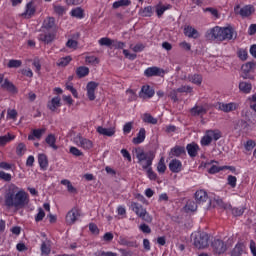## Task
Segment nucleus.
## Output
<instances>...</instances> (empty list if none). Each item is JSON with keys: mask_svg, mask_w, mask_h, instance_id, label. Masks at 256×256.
Listing matches in <instances>:
<instances>
[{"mask_svg": "<svg viewBox=\"0 0 256 256\" xmlns=\"http://www.w3.org/2000/svg\"><path fill=\"white\" fill-rule=\"evenodd\" d=\"M4 203L6 207H14L15 209H23L29 203V194L25 190L11 184L4 196Z\"/></svg>", "mask_w": 256, "mask_h": 256, "instance_id": "obj_1", "label": "nucleus"}, {"mask_svg": "<svg viewBox=\"0 0 256 256\" xmlns=\"http://www.w3.org/2000/svg\"><path fill=\"white\" fill-rule=\"evenodd\" d=\"M235 37V29L231 26L220 27L215 26L210 28L205 33L207 41H214V43H223V41H231Z\"/></svg>", "mask_w": 256, "mask_h": 256, "instance_id": "obj_2", "label": "nucleus"}, {"mask_svg": "<svg viewBox=\"0 0 256 256\" xmlns=\"http://www.w3.org/2000/svg\"><path fill=\"white\" fill-rule=\"evenodd\" d=\"M136 158L138 160V165H141L142 169L146 171V175L150 181H157V173L153 171V161L155 159V154L152 152H145L143 150H136Z\"/></svg>", "mask_w": 256, "mask_h": 256, "instance_id": "obj_3", "label": "nucleus"}, {"mask_svg": "<svg viewBox=\"0 0 256 256\" xmlns=\"http://www.w3.org/2000/svg\"><path fill=\"white\" fill-rule=\"evenodd\" d=\"M41 13V1L31 0L25 6V11L21 14L24 19H31L35 17V13Z\"/></svg>", "mask_w": 256, "mask_h": 256, "instance_id": "obj_4", "label": "nucleus"}, {"mask_svg": "<svg viewBox=\"0 0 256 256\" xmlns=\"http://www.w3.org/2000/svg\"><path fill=\"white\" fill-rule=\"evenodd\" d=\"M211 236L207 232H197L193 234V245L196 249H207Z\"/></svg>", "mask_w": 256, "mask_h": 256, "instance_id": "obj_5", "label": "nucleus"}, {"mask_svg": "<svg viewBox=\"0 0 256 256\" xmlns=\"http://www.w3.org/2000/svg\"><path fill=\"white\" fill-rule=\"evenodd\" d=\"M130 208L137 217L142 219V221H145L146 223H151L153 221V217L147 213V209H145L143 205L137 202H131Z\"/></svg>", "mask_w": 256, "mask_h": 256, "instance_id": "obj_6", "label": "nucleus"}, {"mask_svg": "<svg viewBox=\"0 0 256 256\" xmlns=\"http://www.w3.org/2000/svg\"><path fill=\"white\" fill-rule=\"evenodd\" d=\"M234 13L235 15H239L240 17H242V19H247L251 17L253 13H255V6L247 4L241 8V5L237 4L236 6H234Z\"/></svg>", "mask_w": 256, "mask_h": 256, "instance_id": "obj_7", "label": "nucleus"}, {"mask_svg": "<svg viewBox=\"0 0 256 256\" xmlns=\"http://www.w3.org/2000/svg\"><path fill=\"white\" fill-rule=\"evenodd\" d=\"M211 248L214 255H223L227 251V244L221 239H214L211 242Z\"/></svg>", "mask_w": 256, "mask_h": 256, "instance_id": "obj_8", "label": "nucleus"}, {"mask_svg": "<svg viewBox=\"0 0 256 256\" xmlns=\"http://www.w3.org/2000/svg\"><path fill=\"white\" fill-rule=\"evenodd\" d=\"M216 109L218 111H223V113H231V112L237 111L239 109V103H237V102H229V103L218 102L216 104Z\"/></svg>", "mask_w": 256, "mask_h": 256, "instance_id": "obj_9", "label": "nucleus"}, {"mask_svg": "<svg viewBox=\"0 0 256 256\" xmlns=\"http://www.w3.org/2000/svg\"><path fill=\"white\" fill-rule=\"evenodd\" d=\"M138 97L143 101H147V99H153V97H155V89L149 85H143L138 93Z\"/></svg>", "mask_w": 256, "mask_h": 256, "instance_id": "obj_10", "label": "nucleus"}, {"mask_svg": "<svg viewBox=\"0 0 256 256\" xmlns=\"http://www.w3.org/2000/svg\"><path fill=\"white\" fill-rule=\"evenodd\" d=\"M74 143L78 146L81 147L82 149H85V151H89L90 149H93V141L81 136L77 135L74 138Z\"/></svg>", "mask_w": 256, "mask_h": 256, "instance_id": "obj_11", "label": "nucleus"}, {"mask_svg": "<svg viewBox=\"0 0 256 256\" xmlns=\"http://www.w3.org/2000/svg\"><path fill=\"white\" fill-rule=\"evenodd\" d=\"M145 77H165V70L157 66L148 67L144 71Z\"/></svg>", "mask_w": 256, "mask_h": 256, "instance_id": "obj_12", "label": "nucleus"}, {"mask_svg": "<svg viewBox=\"0 0 256 256\" xmlns=\"http://www.w3.org/2000/svg\"><path fill=\"white\" fill-rule=\"evenodd\" d=\"M97 87H99V83L95 81H90L86 85L87 97L89 101H95V91H97Z\"/></svg>", "mask_w": 256, "mask_h": 256, "instance_id": "obj_13", "label": "nucleus"}, {"mask_svg": "<svg viewBox=\"0 0 256 256\" xmlns=\"http://www.w3.org/2000/svg\"><path fill=\"white\" fill-rule=\"evenodd\" d=\"M79 217H81L79 210L76 208H73L66 215V223L68 225H73L75 223V221H77V218H79Z\"/></svg>", "mask_w": 256, "mask_h": 256, "instance_id": "obj_14", "label": "nucleus"}, {"mask_svg": "<svg viewBox=\"0 0 256 256\" xmlns=\"http://www.w3.org/2000/svg\"><path fill=\"white\" fill-rule=\"evenodd\" d=\"M59 107H61V96H55L47 103V109L52 113H55Z\"/></svg>", "mask_w": 256, "mask_h": 256, "instance_id": "obj_15", "label": "nucleus"}, {"mask_svg": "<svg viewBox=\"0 0 256 256\" xmlns=\"http://www.w3.org/2000/svg\"><path fill=\"white\" fill-rule=\"evenodd\" d=\"M171 173H181L183 171V163L179 159H172L169 163Z\"/></svg>", "mask_w": 256, "mask_h": 256, "instance_id": "obj_16", "label": "nucleus"}, {"mask_svg": "<svg viewBox=\"0 0 256 256\" xmlns=\"http://www.w3.org/2000/svg\"><path fill=\"white\" fill-rule=\"evenodd\" d=\"M56 25H55V18L54 17H47L44 19L42 23L41 29L44 31H55Z\"/></svg>", "mask_w": 256, "mask_h": 256, "instance_id": "obj_17", "label": "nucleus"}, {"mask_svg": "<svg viewBox=\"0 0 256 256\" xmlns=\"http://www.w3.org/2000/svg\"><path fill=\"white\" fill-rule=\"evenodd\" d=\"M38 164L41 171H47V169H49V158L47 157V154H38Z\"/></svg>", "mask_w": 256, "mask_h": 256, "instance_id": "obj_18", "label": "nucleus"}, {"mask_svg": "<svg viewBox=\"0 0 256 256\" xmlns=\"http://www.w3.org/2000/svg\"><path fill=\"white\" fill-rule=\"evenodd\" d=\"M190 114L192 117H203L204 115H207V108L195 105L190 109Z\"/></svg>", "mask_w": 256, "mask_h": 256, "instance_id": "obj_19", "label": "nucleus"}, {"mask_svg": "<svg viewBox=\"0 0 256 256\" xmlns=\"http://www.w3.org/2000/svg\"><path fill=\"white\" fill-rule=\"evenodd\" d=\"M187 81L189 83H192L193 85H197V87H201L203 84V75L195 73V74H189L187 76Z\"/></svg>", "mask_w": 256, "mask_h": 256, "instance_id": "obj_20", "label": "nucleus"}, {"mask_svg": "<svg viewBox=\"0 0 256 256\" xmlns=\"http://www.w3.org/2000/svg\"><path fill=\"white\" fill-rule=\"evenodd\" d=\"M184 35L185 37H189V39H198L199 38V31L193 28L191 25H186L184 27Z\"/></svg>", "mask_w": 256, "mask_h": 256, "instance_id": "obj_21", "label": "nucleus"}, {"mask_svg": "<svg viewBox=\"0 0 256 256\" xmlns=\"http://www.w3.org/2000/svg\"><path fill=\"white\" fill-rule=\"evenodd\" d=\"M195 201L198 204L206 203L207 199H209V195L207 194V191L200 189L197 190L194 194Z\"/></svg>", "mask_w": 256, "mask_h": 256, "instance_id": "obj_22", "label": "nucleus"}, {"mask_svg": "<svg viewBox=\"0 0 256 256\" xmlns=\"http://www.w3.org/2000/svg\"><path fill=\"white\" fill-rule=\"evenodd\" d=\"M199 149H200L199 144H197L195 142L187 144V146H186L187 153H188L189 157H192V159L198 155Z\"/></svg>", "mask_w": 256, "mask_h": 256, "instance_id": "obj_23", "label": "nucleus"}, {"mask_svg": "<svg viewBox=\"0 0 256 256\" xmlns=\"http://www.w3.org/2000/svg\"><path fill=\"white\" fill-rule=\"evenodd\" d=\"M45 143H47L48 146L54 151H57V149H59V146H57V137L55 136V134H48L45 138Z\"/></svg>", "mask_w": 256, "mask_h": 256, "instance_id": "obj_24", "label": "nucleus"}, {"mask_svg": "<svg viewBox=\"0 0 256 256\" xmlns=\"http://www.w3.org/2000/svg\"><path fill=\"white\" fill-rule=\"evenodd\" d=\"M45 133V128L33 129L31 134L28 135V141H35L41 139Z\"/></svg>", "mask_w": 256, "mask_h": 256, "instance_id": "obj_25", "label": "nucleus"}, {"mask_svg": "<svg viewBox=\"0 0 256 256\" xmlns=\"http://www.w3.org/2000/svg\"><path fill=\"white\" fill-rule=\"evenodd\" d=\"M245 253V244L243 242H238L235 247L230 252L231 256H241Z\"/></svg>", "mask_w": 256, "mask_h": 256, "instance_id": "obj_26", "label": "nucleus"}, {"mask_svg": "<svg viewBox=\"0 0 256 256\" xmlns=\"http://www.w3.org/2000/svg\"><path fill=\"white\" fill-rule=\"evenodd\" d=\"M147 135V131L145 128H140L139 132L137 133V137H134L132 142L134 145H141L143 141H145V137Z\"/></svg>", "mask_w": 256, "mask_h": 256, "instance_id": "obj_27", "label": "nucleus"}, {"mask_svg": "<svg viewBox=\"0 0 256 256\" xmlns=\"http://www.w3.org/2000/svg\"><path fill=\"white\" fill-rule=\"evenodd\" d=\"M185 147L183 146H174L170 150V157H181V155H186Z\"/></svg>", "mask_w": 256, "mask_h": 256, "instance_id": "obj_28", "label": "nucleus"}, {"mask_svg": "<svg viewBox=\"0 0 256 256\" xmlns=\"http://www.w3.org/2000/svg\"><path fill=\"white\" fill-rule=\"evenodd\" d=\"M39 41H42L43 43H46L47 45H49V43H53L54 39H55V34L49 32V33H42L39 34L38 37Z\"/></svg>", "mask_w": 256, "mask_h": 256, "instance_id": "obj_29", "label": "nucleus"}, {"mask_svg": "<svg viewBox=\"0 0 256 256\" xmlns=\"http://www.w3.org/2000/svg\"><path fill=\"white\" fill-rule=\"evenodd\" d=\"M70 15L75 19H85V10L81 7H76L70 11Z\"/></svg>", "mask_w": 256, "mask_h": 256, "instance_id": "obj_30", "label": "nucleus"}, {"mask_svg": "<svg viewBox=\"0 0 256 256\" xmlns=\"http://www.w3.org/2000/svg\"><path fill=\"white\" fill-rule=\"evenodd\" d=\"M96 131L99 135H104L105 137H113V135H115V128H103L102 126H98Z\"/></svg>", "mask_w": 256, "mask_h": 256, "instance_id": "obj_31", "label": "nucleus"}, {"mask_svg": "<svg viewBox=\"0 0 256 256\" xmlns=\"http://www.w3.org/2000/svg\"><path fill=\"white\" fill-rule=\"evenodd\" d=\"M253 89V85L250 82L242 81L239 83V90L245 95H249Z\"/></svg>", "mask_w": 256, "mask_h": 256, "instance_id": "obj_32", "label": "nucleus"}, {"mask_svg": "<svg viewBox=\"0 0 256 256\" xmlns=\"http://www.w3.org/2000/svg\"><path fill=\"white\" fill-rule=\"evenodd\" d=\"M15 138L16 136L11 133H7L4 136H0V147H5L7 143H11V141H15Z\"/></svg>", "mask_w": 256, "mask_h": 256, "instance_id": "obj_33", "label": "nucleus"}, {"mask_svg": "<svg viewBox=\"0 0 256 256\" xmlns=\"http://www.w3.org/2000/svg\"><path fill=\"white\" fill-rule=\"evenodd\" d=\"M87 75H89V67L80 66L76 68V76L78 79H83V77H87Z\"/></svg>", "mask_w": 256, "mask_h": 256, "instance_id": "obj_34", "label": "nucleus"}, {"mask_svg": "<svg viewBox=\"0 0 256 256\" xmlns=\"http://www.w3.org/2000/svg\"><path fill=\"white\" fill-rule=\"evenodd\" d=\"M71 61H73V58H71V56H65L58 59V61L56 62V65L57 67H67V65H69Z\"/></svg>", "mask_w": 256, "mask_h": 256, "instance_id": "obj_35", "label": "nucleus"}, {"mask_svg": "<svg viewBox=\"0 0 256 256\" xmlns=\"http://www.w3.org/2000/svg\"><path fill=\"white\" fill-rule=\"evenodd\" d=\"M156 9V15L157 17L161 18L163 17V14L165 13V11H168V9H171V5H167V6H163L161 4H158L155 6Z\"/></svg>", "mask_w": 256, "mask_h": 256, "instance_id": "obj_36", "label": "nucleus"}, {"mask_svg": "<svg viewBox=\"0 0 256 256\" xmlns=\"http://www.w3.org/2000/svg\"><path fill=\"white\" fill-rule=\"evenodd\" d=\"M61 185H65L67 187L68 193H74L77 194V188L74 187L73 184H71V181L68 179L61 180Z\"/></svg>", "mask_w": 256, "mask_h": 256, "instance_id": "obj_37", "label": "nucleus"}, {"mask_svg": "<svg viewBox=\"0 0 256 256\" xmlns=\"http://www.w3.org/2000/svg\"><path fill=\"white\" fill-rule=\"evenodd\" d=\"M142 120H143L144 123H148V124H150V125H157V123H158L157 118L153 117V116H152L151 114H149V113H145V114L143 115Z\"/></svg>", "mask_w": 256, "mask_h": 256, "instance_id": "obj_38", "label": "nucleus"}, {"mask_svg": "<svg viewBox=\"0 0 256 256\" xmlns=\"http://www.w3.org/2000/svg\"><path fill=\"white\" fill-rule=\"evenodd\" d=\"M131 0H118L112 4V9H119V7H129Z\"/></svg>", "mask_w": 256, "mask_h": 256, "instance_id": "obj_39", "label": "nucleus"}, {"mask_svg": "<svg viewBox=\"0 0 256 256\" xmlns=\"http://www.w3.org/2000/svg\"><path fill=\"white\" fill-rule=\"evenodd\" d=\"M213 141V138L211 137V134H209V130L206 131V135L202 137L200 143L202 147H208V145H211Z\"/></svg>", "mask_w": 256, "mask_h": 256, "instance_id": "obj_40", "label": "nucleus"}, {"mask_svg": "<svg viewBox=\"0 0 256 256\" xmlns=\"http://www.w3.org/2000/svg\"><path fill=\"white\" fill-rule=\"evenodd\" d=\"M40 250L42 255H49L51 253V244H49V241H43Z\"/></svg>", "mask_w": 256, "mask_h": 256, "instance_id": "obj_41", "label": "nucleus"}, {"mask_svg": "<svg viewBox=\"0 0 256 256\" xmlns=\"http://www.w3.org/2000/svg\"><path fill=\"white\" fill-rule=\"evenodd\" d=\"M237 57L240 59V61H247L249 57V53L247 52V49L239 48L237 51Z\"/></svg>", "mask_w": 256, "mask_h": 256, "instance_id": "obj_42", "label": "nucleus"}, {"mask_svg": "<svg viewBox=\"0 0 256 256\" xmlns=\"http://www.w3.org/2000/svg\"><path fill=\"white\" fill-rule=\"evenodd\" d=\"M21 65H23V62L21 60L11 59L9 60L7 67L8 69H19Z\"/></svg>", "mask_w": 256, "mask_h": 256, "instance_id": "obj_43", "label": "nucleus"}, {"mask_svg": "<svg viewBox=\"0 0 256 256\" xmlns=\"http://www.w3.org/2000/svg\"><path fill=\"white\" fill-rule=\"evenodd\" d=\"M142 17H153V6H146L140 11Z\"/></svg>", "mask_w": 256, "mask_h": 256, "instance_id": "obj_44", "label": "nucleus"}, {"mask_svg": "<svg viewBox=\"0 0 256 256\" xmlns=\"http://www.w3.org/2000/svg\"><path fill=\"white\" fill-rule=\"evenodd\" d=\"M157 171L158 173H160L161 175H163V173H165V171H167V165H165V159L161 158L157 164Z\"/></svg>", "mask_w": 256, "mask_h": 256, "instance_id": "obj_45", "label": "nucleus"}, {"mask_svg": "<svg viewBox=\"0 0 256 256\" xmlns=\"http://www.w3.org/2000/svg\"><path fill=\"white\" fill-rule=\"evenodd\" d=\"M185 207L186 211L195 212L197 211V202L193 200H188Z\"/></svg>", "mask_w": 256, "mask_h": 256, "instance_id": "obj_46", "label": "nucleus"}, {"mask_svg": "<svg viewBox=\"0 0 256 256\" xmlns=\"http://www.w3.org/2000/svg\"><path fill=\"white\" fill-rule=\"evenodd\" d=\"M2 87L8 89L11 93H17V87H15L13 83L9 82V80H5Z\"/></svg>", "mask_w": 256, "mask_h": 256, "instance_id": "obj_47", "label": "nucleus"}, {"mask_svg": "<svg viewBox=\"0 0 256 256\" xmlns=\"http://www.w3.org/2000/svg\"><path fill=\"white\" fill-rule=\"evenodd\" d=\"M220 171H225V168H223V166L212 165L209 168L208 173L210 175H215L216 173H220Z\"/></svg>", "mask_w": 256, "mask_h": 256, "instance_id": "obj_48", "label": "nucleus"}, {"mask_svg": "<svg viewBox=\"0 0 256 256\" xmlns=\"http://www.w3.org/2000/svg\"><path fill=\"white\" fill-rule=\"evenodd\" d=\"M85 61L87 65H99V58L97 56H86Z\"/></svg>", "mask_w": 256, "mask_h": 256, "instance_id": "obj_49", "label": "nucleus"}, {"mask_svg": "<svg viewBox=\"0 0 256 256\" xmlns=\"http://www.w3.org/2000/svg\"><path fill=\"white\" fill-rule=\"evenodd\" d=\"M25 151H27V146H25V143L21 142L18 144V146L16 147V154L21 157L23 156V153H25Z\"/></svg>", "mask_w": 256, "mask_h": 256, "instance_id": "obj_50", "label": "nucleus"}, {"mask_svg": "<svg viewBox=\"0 0 256 256\" xmlns=\"http://www.w3.org/2000/svg\"><path fill=\"white\" fill-rule=\"evenodd\" d=\"M254 69H255V63L253 62H248L242 66V71H244V73H251V71Z\"/></svg>", "mask_w": 256, "mask_h": 256, "instance_id": "obj_51", "label": "nucleus"}, {"mask_svg": "<svg viewBox=\"0 0 256 256\" xmlns=\"http://www.w3.org/2000/svg\"><path fill=\"white\" fill-rule=\"evenodd\" d=\"M69 153H71V155H73L74 157H83V152L75 146L70 147Z\"/></svg>", "mask_w": 256, "mask_h": 256, "instance_id": "obj_52", "label": "nucleus"}, {"mask_svg": "<svg viewBox=\"0 0 256 256\" xmlns=\"http://www.w3.org/2000/svg\"><path fill=\"white\" fill-rule=\"evenodd\" d=\"M99 45L105 46V47H111L113 45V40L107 37H103L98 41Z\"/></svg>", "mask_w": 256, "mask_h": 256, "instance_id": "obj_53", "label": "nucleus"}, {"mask_svg": "<svg viewBox=\"0 0 256 256\" xmlns=\"http://www.w3.org/2000/svg\"><path fill=\"white\" fill-rule=\"evenodd\" d=\"M45 219V211L43 208H38V213L35 215V221L36 223H39Z\"/></svg>", "mask_w": 256, "mask_h": 256, "instance_id": "obj_54", "label": "nucleus"}, {"mask_svg": "<svg viewBox=\"0 0 256 256\" xmlns=\"http://www.w3.org/2000/svg\"><path fill=\"white\" fill-rule=\"evenodd\" d=\"M176 91L178 93H193V87L182 85L181 87L177 88Z\"/></svg>", "mask_w": 256, "mask_h": 256, "instance_id": "obj_55", "label": "nucleus"}, {"mask_svg": "<svg viewBox=\"0 0 256 256\" xmlns=\"http://www.w3.org/2000/svg\"><path fill=\"white\" fill-rule=\"evenodd\" d=\"M227 184L230 185L232 189H235V187H237V177L229 175L227 177Z\"/></svg>", "mask_w": 256, "mask_h": 256, "instance_id": "obj_56", "label": "nucleus"}, {"mask_svg": "<svg viewBox=\"0 0 256 256\" xmlns=\"http://www.w3.org/2000/svg\"><path fill=\"white\" fill-rule=\"evenodd\" d=\"M0 179L9 183L13 179V176L5 171H0Z\"/></svg>", "mask_w": 256, "mask_h": 256, "instance_id": "obj_57", "label": "nucleus"}, {"mask_svg": "<svg viewBox=\"0 0 256 256\" xmlns=\"http://www.w3.org/2000/svg\"><path fill=\"white\" fill-rule=\"evenodd\" d=\"M208 133L214 141H219V138L221 137V131L219 130H208Z\"/></svg>", "mask_w": 256, "mask_h": 256, "instance_id": "obj_58", "label": "nucleus"}, {"mask_svg": "<svg viewBox=\"0 0 256 256\" xmlns=\"http://www.w3.org/2000/svg\"><path fill=\"white\" fill-rule=\"evenodd\" d=\"M245 213V207H238V208H233L232 209V215L234 217H241Z\"/></svg>", "mask_w": 256, "mask_h": 256, "instance_id": "obj_59", "label": "nucleus"}, {"mask_svg": "<svg viewBox=\"0 0 256 256\" xmlns=\"http://www.w3.org/2000/svg\"><path fill=\"white\" fill-rule=\"evenodd\" d=\"M53 9L56 15H60V16L65 15V6L53 5Z\"/></svg>", "mask_w": 256, "mask_h": 256, "instance_id": "obj_60", "label": "nucleus"}, {"mask_svg": "<svg viewBox=\"0 0 256 256\" xmlns=\"http://www.w3.org/2000/svg\"><path fill=\"white\" fill-rule=\"evenodd\" d=\"M7 119H12L13 121H17V110L8 109L7 111Z\"/></svg>", "mask_w": 256, "mask_h": 256, "instance_id": "obj_61", "label": "nucleus"}, {"mask_svg": "<svg viewBox=\"0 0 256 256\" xmlns=\"http://www.w3.org/2000/svg\"><path fill=\"white\" fill-rule=\"evenodd\" d=\"M139 231L145 233L146 235H149L151 233V227H149V225L145 223H142L139 225Z\"/></svg>", "mask_w": 256, "mask_h": 256, "instance_id": "obj_62", "label": "nucleus"}, {"mask_svg": "<svg viewBox=\"0 0 256 256\" xmlns=\"http://www.w3.org/2000/svg\"><path fill=\"white\" fill-rule=\"evenodd\" d=\"M125 42L119 41V40H113L112 41V47L114 49H123L125 47Z\"/></svg>", "mask_w": 256, "mask_h": 256, "instance_id": "obj_63", "label": "nucleus"}, {"mask_svg": "<svg viewBox=\"0 0 256 256\" xmlns=\"http://www.w3.org/2000/svg\"><path fill=\"white\" fill-rule=\"evenodd\" d=\"M95 256H118L117 253L115 252H111V251H108V252H105V251H97L94 253Z\"/></svg>", "mask_w": 256, "mask_h": 256, "instance_id": "obj_64", "label": "nucleus"}]
</instances>
